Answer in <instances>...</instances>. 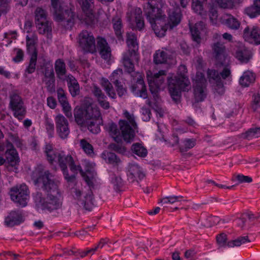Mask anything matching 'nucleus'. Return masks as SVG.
Here are the masks:
<instances>
[{
    "mask_svg": "<svg viewBox=\"0 0 260 260\" xmlns=\"http://www.w3.org/2000/svg\"><path fill=\"white\" fill-rule=\"evenodd\" d=\"M31 178L34 184L40 186L47 196L46 200L41 192H36L35 201L37 205L49 211L59 209L61 206V202L59 199L60 196L58 188L59 181L55 179L50 171L45 170L42 165H39L36 168L32 173Z\"/></svg>",
    "mask_w": 260,
    "mask_h": 260,
    "instance_id": "f257e3e1",
    "label": "nucleus"
},
{
    "mask_svg": "<svg viewBox=\"0 0 260 260\" xmlns=\"http://www.w3.org/2000/svg\"><path fill=\"white\" fill-rule=\"evenodd\" d=\"M166 9V3L164 0H148L144 7L147 19L151 24L155 35L159 37L164 36L167 30L164 13Z\"/></svg>",
    "mask_w": 260,
    "mask_h": 260,
    "instance_id": "f03ea898",
    "label": "nucleus"
},
{
    "mask_svg": "<svg viewBox=\"0 0 260 260\" xmlns=\"http://www.w3.org/2000/svg\"><path fill=\"white\" fill-rule=\"evenodd\" d=\"M124 115L127 120H120L119 126L120 130L114 123L108 124V132L116 142L122 141V138L127 142L133 140L135 133L134 129L137 127L133 114H131L127 111L124 112Z\"/></svg>",
    "mask_w": 260,
    "mask_h": 260,
    "instance_id": "7ed1b4c3",
    "label": "nucleus"
},
{
    "mask_svg": "<svg viewBox=\"0 0 260 260\" xmlns=\"http://www.w3.org/2000/svg\"><path fill=\"white\" fill-rule=\"evenodd\" d=\"M187 73L186 67L181 64L178 67L177 75L168 79L170 95L176 103L179 101L182 91H188L191 89L190 82Z\"/></svg>",
    "mask_w": 260,
    "mask_h": 260,
    "instance_id": "20e7f679",
    "label": "nucleus"
},
{
    "mask_svg": "<svg viewBox=\"0 0 260 260\" xmlns=\"http://www.w3.org/2000/svg\"><path fill=\"white\" fill-rule=\"evenodd\" d=\"M57 162L63 172L65 179L68 183H73L75 181L78 171H79L83 176L84 172L81 166L75 164L71 155L61 154Z\"/></svg>",
    "mask_w": 260,
    "mask_h": 260,
    "instance_id": "39448f33",
    "label": "nucleus"
},
{
    "mask_svg": "<svg viewBox=\"0 0 260 260\" xmlns=\"http://www.w3.org/2000/svg\"><path fill=\"white\" fill-rule=\"evenodd\" d=\"M54 19L66 29L71 28L75 22V14L71 10L63 11L59 0H51Z\"/></svg>",
    "mask_w": 260,
    "mask_h": 260,
    "instance_id": "423d86ee",
    "label": "nucleus"
},
{
    "mask_svg": "<svg viewBox=\"0 0 260 260\" xmlns=\"http://www.w3.org/2000/svg\"><path fill=\"white\" fill-rule=\"evenodd\" d=\"M86 106L84 108L76 109L74 116L78 125H85L91 118L100 117V112L98 108H93L91 103L85 101Z\"/></svg>",
    "mask_w": 260,
    "mask_h": 260,
    "instance_id": "0eeeda50",
    "label": "nucleus"
},
{
    "mask_svg": "<svg viewBox=\"0 0 260 260\" xmlns=\"http://www.w3.org/2000/svg\"><path fill=\"white\" fill-rule=\"evenodd\" d=\"M10 196L12 200L18 206L25 207L29 198L28 187L25 184L14 186L10 189Z\"/></svg>",
    "mask_w": 260,
    "mask_h": 260,
    "instance_id": "6e6552de",
    "label": "nucleus"
},
{
    "mask_svg": "<svg viewBox=\"0 0 260 260\" xmlns=\"http://www.w3.org/2000/svg\"><path fill=\"white\" fill-rule=\"evenodd\" d=\"M206 83L203 73L197 72L193 83V95L196 102H202L205 99L207 95Z\"/></svg>",
    "mask_w": 260,
    "mask_h": 260,
    "instance_id": "1a4fd4ad",
    "label": "nucleus"
},
{
    "mask_svg": "<svg viewBox=\"0 0 260 260\" xmlns=\"http://www.w3.org/2000/svg\"><path fill=\"white\" fill-rule=\"evenodd\" d=\"M74 198L77 201L80 206L88 211H91L93 207V194L91 189L86 192H83L79 189L74 188L72 190Z\"/></svg>",
    "mask_w": 260,
    "mask_h": 260,
    "instance_id": "9d476101",
    "label": "nucleus"
},
{
    "mask_svg": "<svg viewBox=\"0 0 260 260\" xmlns=\"http://www.w3.org/2000/svg\"><path fill=\"white\" fill-rule=\"evenodd\" d=\"M35 22L39 32L44 34L51 32L52 30L51 23L47 20L46 11L41 7H37L35 11Z\"/></svg>",
    "mask_w": 260,
    "mask_h": 260,
    "instance_id": "9b49d317",
    "label": "nucleus"
},
{
    "mask_svg": "<svg viewBox=\"0 0 260 260\" xmlns=\"http://www.w3.org/2000/svg\"><path fill=\"white\" fill-rule=\"evenodd\" d=\"M211 48L216 66H226L229 63L226 47L223 43L217 42L212 45Z\"/></svg>",
    "mask_w": 260,
    "mask_h": 260,
    "instance_id": "f8f14e48",
    "label": "nucleus"
},
{
    "mask_svg": "<svg viewBox=\"0 0 260 260\" xmlns=\"http://www.w3.org/2000/svg\"><path fill=\"white\" fill-rule=\"evenodd\" d=\"M78 42L81 48L85 52L93 53L95 51V39L87 30H83L79 34Z\"/></svg>",
    "mask_w": 260,
    "mask_h": 260,
    "instance_id": "ddd939ff",
    "label": "nucleus"
},
{
    "mask_svg": "<svg viewBox=\"0 0 260 260\" xmlns=\"http://www.w3.org/2000/svg\"><path fill=\"white\" fill-rule=\"evenodd\" d=\"M10 105L16 118L19 120H22L24 118L26 113V107L21 98L18 94L13 93L11 95Z\"/></svg>",
    "mask_w": 260,
    "mask_h": 260,
    "instance_id": "4468645a",
    "label": "nucleus"
},
{
    "mask_svg": "<svg viewBox=\"0 0 260 260\" xmlns=\"http://www.w3.org/2000/svg\"><path fill=\"white\" fill-rule=\"evenodd\" d=\"M145 177L142 168L137 164H129L127 172V180L135 185H139V182Z\"/></svg>",
    "mask_w": 260,
    "mask_h": 260,
    "instance_id": "2eb2a0df",
    "label": "nucleus"
},
{
    "mask_svg": "<svg viewBox=\"0 0 260 260\" xmlns=\"http://www.w3.org/2000/svg\"><path fill=\"white\" fill-rule=\"evenodd\" d=\"M81 8L85 13L84 20L86 23L89 25L94 21V16L93 13L94 0H77Z\"/></svg>",
    "mask_w": 260,
    "mask_h": 260,
    "instance_id": "dca6fc26",
    "label": "nucleus"
},
{
    "mask_svg": "<svg viewBox=\"0 0 260 260\" xmlns=\"http://www.w3.org/2000/svg\"><path fill=\"white\" fill-rule=\"evenodd\" d=\"M56 128L59 137L64 139L70 134L68 120L62 115H58L55 117Z\"/></svg>",
    "mask_w": 260,
    "mask_h": 260,
    "instance_id": "f3484780",
    "label": "nucleus"
},
{
    "mask_svg": "<svg viewBox=\"0 0 260 260\" xmlns=\"http://www.w3.org/2000/svg\"><path fill=\"white\" fill-rule=\"evenodd\" d=\"M243 37L249 42H254L256 44H260V29L257 26H246L243 30Z\"/></svg>",
    "mask_w": 260,
    "mask_h": 260,
    "instance_id": "a211bd4d",
    "label": "nucleus"
},
{
    "mask_svg": "<svg viewBox=\"0 0 260 260\" xmlns=\"http://www.w3.org/2000/svg\"><path fill=\"white\" fill-rule=\"evenodd\" d=\"M57 94L58 101L62 107L66 116L68 118H72L71 107L67 101L64 91L62 88H58L57 90Z\"/></svg>",
    "mask_w": 260,
    "mask_h": 260,
    "instance_id": "6ab92c4d",
    "label": "nucleus"
},
{
    "mask_svg": "<svg viewBox=\"0 0 260 260\" xmlns=\"http://www.w3.org/2000/svg\"><path fill=\"white\" fill-rule=\"evenodd\" d=\"M24 221L23 216L19 211H12L6 217L5 223L8 226L18 225Z\"/></svg>",
    "mask_w": 260,
    "mask_h": 260,
    "instance_id": "aec40b11",
    "label": "nucleus"
},
{
    "mask_svg": "<svg viewBox=\"0 0 260 260\" xmlns=\"http://www.w3.org/2000/svg\"><path fill=\"white\" fill-rule=\"evenodd\" d=\"M138 55H133L129 53H124L122 58V63L124 66L125 71L128 74H131L135 71L134 64L133 59L138 61L139 58Z\"/></svg>",
    "mask_w": 260,
    "mask_h": 260,
    "instance_id": "412c9836",
    "label": "nucleus"
},
{
    "mask_svg": "<svg viewBox=\"0 0 260 260\" xmlns=\"http://www.w3.org/2000/svg\"><path fill=\"white\" fill-rule=\"evenodd\" d=\"M97 47L99 49L101 57L105 60L110 59L111 55V51L106 40L101 37L97 38Z\"/></svg>",
    "mask_w": 260,
    "mask_h": 260,
    "instance_id": "4be33fe9",
    "label": "nucleus"
},
{
    "mask_svg": "<svg viewBox=\"0 0 260 260\" xmlns=\"http://www.w3.org/2000/svg\"><path fill=\"white\" fill-rule=\"evenodd\" d=\"M181 13L180 9L177 7L174 8L170 13L169 15V21L166 25L167 29L169 27L172 29L174 27L177 26L181 21Z\"/></svg>",
    "mask_w": 260,
    "mask_h": 260,
    "instance_id": "5701e85b",
    "label": "nucleus"
},
{
    "mask_svg": "<svg viewBox=\"0 0 260 260\" xmlns=\"http://www.w3.org/2000/svg\"><path fill=\"white\" fill-rule=\"evenodd\" d=\"M126 44L128 50L125 53H129L133 55H138V43L136 36L133 32H127L126 34Z\"/></svg>",
    "mask_w": 260,
    "mask_h": 260,
    "instance_id": "b1692460",
    "label": "nucleus"
},
{
    "mask_svg": "<svg viewBox=\"0 0 260 260\" xmlns=\"http://www.w3.org/2000/svg\"><path fill=\"white\" fill-rule=\"evenodd\" d=\"M65 81L67 82V85L70 93L72 96H75L80 93V86L75 78L71 74L66 77Z\"/></svg>",
    "mask_w": 260,
    "mask_h": 260,
    "instance_id": "393cba45",
    "label": "nucleus"
},
{
    "mask_svg": "<svg viewBox=\"0 0 260 260\" xmlns=\"http://www.w3.org/2000/svg\"><path fill=\"white\" fill-rule=\"evenodd\" d=\"M157 50L154 55V62L156 64L166 63L168 58L171 56L172 51L167 48Z\"/></svg>",
    "mask_w": 260,
    "mask_h": 260,
    "instance_id": "a878e982",
    "label": "nucleus"
},
{
    "mask_svg": "<svg viewBox=\"0 0 260 260\" xmlns=\"http://www.w3.org/2000/svg\"><path fill=\"white\" fill-rule=\"evenodd\" d=\"M54 69L57 78L65 81L67 70L64 61L61 59H57L55 62Z\"/></svg>",
    "mask_w": 260,
    "mask_h": 260,
    "instance_id": "bb28decb",
    "label": "nucleus"
},
{
    "mask_svg": "<svg viewBox=\"0 0 260 260\" xmlns=\"http://www.w3.org/2000/svg\"><path fill=\"white\" fill-rule=\"evenodd\" d=\"M207 75L209 82L216 83V87L220 90L219 92L223 93V85L221 82L220 76L218 72L214 69H208Z\"/></svg>",
    "mask_w": 260,
    "mask_h": 260,
    "instance_id": "cd10ccee",
    "label": "nucleus"
},
{
    "mask_svg": "<svg viewBox=\"0 0 260 260\" xmlns=\"http://www.w3.org/2000/svg\"><path fill=\"white\" fill-rule=\"evenodd\" d=\"M205 28V24L202 21H200L195 24L193 27H190V31L192 39L194 41L198 44L200 43L201 38L200 35L202 31H204Z\"/></svg>",
    "mask_w": 260,
    "mask_h": 260,
    "instance_id": "c85d7f7f",
    "label": "nucleus"
},
{
    "mask_svg": "<svg viewBox=\"0 0 260 260\" xmlns=\"http://www.w3.org/2000/svg\"><path fill=\"white\" fill-rule=\"evenodd\" d=\"M132 91L143 99L147 98V93L144 81L142 79H138L137 83L132 86Z\"/></svg>",
    "mask_w": 260,
    "mask_h": 260,
    "instance_id": "c756f323",
    "label": "nucleus"
},
{
    "mask_svg": "<svg viewBox=\"0 0 260 260\" xmlns=\"http://www.w3.org/2000/svg\"><path fill=\"white\" fill-rule=\"evenodd\" d=\"M251 56V52L244 47L238 48L236 50L235 57L242 63H247Z\"/></svg>",
    "mask_w": 260,
    "mask_h": 260,
    "instance_id": "7c9ffc66",
    "label": "nucleus"
},
{
    "mask_svg": "<svg viewBox=\"0 0 260 260\" xmlns=\"http://www.w3.org/2000/svg\"><path fill=\"white\" fill-rule=\"evenodd\" d=\"M26 47L28 53L30 55H38L37 50V44L38 43V37L36 35L32 34L31 36H27Z\"/></svg>",
    "mask_w": 260,
    "mask_h": 260,
    "instance_id": "2f4dec72",
    "label": "nucleus"
},
{
    "mask_svg": "<svg viewBox=\"0 0 260 260\" xmlns=\"http://www.w3.org/2000/svg\"><path fill=\"white\" fill-rule=\"evenodd\" d=\"M207 0H192L191 7L195 13L202 18H206L207 13L204 8V4Z\"/></svg>",
    "mask_w": 260,
    "mask_h": 260,
    "instance_id": "473e14b6",
    "label": "nucleus"
},
{
    "mask_svg": "<svg viewBox=\"0 0 260 260\" xmlns=\"http://www.w3.org/2000/svg\"><path fill=\"white\" fill-rule=\"evenodd\" d=\"M102 123L101 116L91 118L84 126L93 134H98L100 131V124Z\"/></svg>",
    "mask_w": 260,
    "mask_h": 260,
    "instance_id": "72a5a7b5",
    "label": "nucleus"
},
{
    "mask_svg": "<svg viewBox=\"0 0 260 260\" xmlns=\"http://www.w3.org/2000/svg\"><path fill=\"white\" fill-rule=\"evenodd\" d=\"M45 153L47 156L48 161L50 164H53L54 161H58L61 153L57 150H54L52 146L50 144H47L45 147Z\"/></svg>",
    "mask_w": 260,
    "mask_h": 260,
    "instance_id": "f704fd0d",
    "label": "nucleus"
},
{
    "mask_svg": "<svg viewBox=\"0 0 260 260\" xmlns=\"http://www.w3.org/2000/svg\"><path fill=\"white\" fill-rule=\"evenodd\" d=\"M244 11L250 18L260 15V0H254L253 5L246 8Z\"/></svg>",
    "mask_w": 260,
    "mask_h": 260,
    "instance_id": "c9c22d12",
    "label": "nucleus"
},
{
    "mask_svg": "<svg viewBox=\"0 0 260 260\" xmlns=\"http://www.w3.org/2000/svg\"><path fill=\"white\" fill-rule=\"evenodd\" d=\"M255 79V76L254 73L251 71H247L240 77L239 82L243 86L247 87L250 84L254 82Z\"/></svg>",
    "mask_w": 260,
    "mask_h": 260,
    "instance_id": "e433bc0d",
    "label": "nucleus"
},
{
    "mask_svg": "<svg viewBox=\"0 0 260 260\" xmlns=\"http://www.w3.org/2000/svg\"><path fill=\"white\" fill-rule=\"evenodd\" d=\"M42 81L45 84L47 91L53 93L55 91V78L54 75L44 76Z\"/></svg>",
    "mask_w": 260,
    "mask_h": 260,
    "instance_id": "4c0bfd02",
    "label": "nucleus"
},
{
    "mask_svg": "<svg viewBox=\"0 0 260 260\" xmlns=\"http://www.w3.org/2000/svg\"><path fill=\"white\" fill-rule=\"evenodd\" d=\"M131 150L133 153L141 157H145L148 153L147 149L139 143L133 144Z\"/></svg>",
    "mask_w": 260,
    "mask_h": 260,
    "instance_id": "58836bf2",
    "label": "nucleus"
},
{
    "mask_svg": "<svg viewBox=\"0 0 260 260\" xmlns=\"http://www.w3.org/2000/svg\"><path fill=\"white\" fill-rule=\"evenodd\" d=\"M7 159L12 167L15 166L19 162V157L16 150L9 149L6 152Z\"/></svg>",
    "mask_w": 260,
    "mask_h": 260,
    "instance_id": "ea45409f",
    "label": "nucleus"
},
{
    "mask_svg": "<svg viewBox=\"0 0 260 260\" xmlns=\"http://www.w3.org/2000/svg\"><path fill=\"white\" fill-rule=\"evenodd\" d=\"M250 242L251 241L248 239V237L247 236H241L237 238L235 240L229 241L226 245L229 247L233 248L235 246H240L241 245H243L246 243H250Z\"/></svg>",
    "mask_w": 260,
    "mask_h": 260,
    "instance_id": "a19ab883",
    "label": "nucleus"
},
{
    "mask_svg": "<svg viewBox=\"0 0 260 260\" xmlns=\"http://www.w3.org/2000/svg\"><path fill=\"white\" fill-rule=\"evenodd\" d=\"M196 144L195 139H187L181 142L179 146L180 151L181 153L187 152L189 149L193 148Z\"/></svg>",
    "mask_w": 260,
    "mask_h": 260,
    "instance_id": "79ce46f5",
    "label": "nucleus"
},
{
    "mask_svg": "<svg viewBox=\"0 0 260 260\" xmlns=\"http://www.w3.org/2000/svg\"><path fill=\"white\" fill-rule=\"evenodd\" d=\"M101 84L109 97L112 99L116 98V93L114 91V89L112 84L108 80L105 78H103Z\"/></svg>",
    "mask_w": 260,
    "mask_h": 260,
    "instance_id": "37998d69",
    "label": "nucleus"
},
{
    "mask_svg": "<svg viewBox=\"0 0 260 260\" xmlns=\"http://www.w3.org/2000/svg\"><path fill=\"white\" fill-rule=\"evenodd\" d=\"M102 157L106 161L113 165H117L120 162V159L113 152L104 151L102 154Z\"/></svg>",
    "mask_w": 260,
    "mask_h": 260,
    "instance_id": "c03bdc74",
    "label": "nucleus"
},
{
    "mask_svg": "<svg viewBox=\"0 0 260 260\" xmlns=\"http://www.w3.org/2000/svg\"><path fill=\"white\" fill-rule=\"evenodd\" d=\"M142 13L141 9L139 8H136L134 11V17H135L136 26L139 30H141L144 26V22Z\"/></svg>",
    "mask_w": 260,
    "mask_h": 260,
    "instance_id": "a18cd8bd",
    "label": "nucleus"
},
{
    "mask_svg": "<svg viewBox=\"0 0 260 260\" xmlns=\"http://www.w3.org/2000/svg\"><path fill=\"white\" fill-rule=\"evenodd\" d=\"M112 22L113 25V28L114 29L116 35L118 38L120 37L123 32V30L122 29V24L121 18L116 16L113 18Z\"/></svg>",
    "mask_w": 260,
    "mask_h": 260,
    "instance_id": "49530a36",
    "label": "nucleus"
},
{
    "mask_svg": "<svg viewBox=\"0 0 260 260\" xmlns=\"http://www.w3.org/2000/svg\"><path fill=\"white\" fill-rule=\"evenodd\" d=\"M80 146L87 155L92 156L94 155L93 146L84 139L80 141Z\"/></svg>",
    "mask_w": 260,
    "mask_h": 260,
    "instance_id": "de8ad7c7",
    "label": "nucleus"
},
{
    "mask_svg": "<svg viewBox=\"0 0 260 260\" xmlns=\"http://www.w3.org/2000/svg\"><path fill=\"white\" fill-rule=\"evenodd\" d=\"M225 24L231 29L237 30L240 27V22L233 16H230L225 20Z\"/></svg>",
    "mask_w": 260,
    "mask_h": 260,
    "instance_id": "09e8293b",
    "label": "nucleus"
},
{
    "mask_svg": "<svg viewBox=\"0 0 260 260\" xmlns=\"http://www.w3.org/2000/svg\"><path fill=\"white\" fill-rule=\"evenodd\" d=\"M148 81L149 86V90L153 95V98L155 100H156L158 98V91L159 90L160 85L149 78L148 79Z\"/></svg>",
    "mask_w": 260,
    "mask_h": 260,
    "instance_id": "8fccbe9b",
    "label": "nucleus"
},
{
    "mask_svg": "<svg viewBox=\"0 0 260 260\" xmlns=\"http://www.w3.org/2000/svg\"><path fill=\"white\" fill-rule=\"evenodd\" d=\"M166 75V72L164 70H160L158 73L154 74L151 77L149 78L160 86L164 82Z\"/></svg>",
    "mask_w": 260,
    "mask_h": 260,
    "instance_id": "3c124183",
    "label": "nucleus"
},
{
    "mask_svg": "<svg viewBox=\"0 0 260 260\" xmlns=\"http://www.w3.org/2000/svg\"><path fill=\"white\" fill-rule=\"evenodd\" d=\"M260 136V127L251 128L245 133L242 134L244 139H249L252 137H258Z\"/></svg>",
    "mask_w": 260,
    "mask_h": 260,
    "instance_id": "603ef678",
    "label": "nucleus"
},
{
    "mask_svg": "<svg viewBox=\"0 0 260 260\" xmlns=\"http://www.w3.org/2000/svg\"><path fill=\"white\" fill-rule=\"evenodd\" d=\"M122 74L123 71L121 69L118 68L115 70L110 77L111 81L112 82L114 85L120 84V82L119 81V79L121 78Z\"/></svg>",
    "mask_w": 260,
    "mask_h": 260,
    "instance_id": "864d4df0",
    "label": "nucleus"
},
{
    "mask_svg": "<svg viewBox=\"0 0 260 260\" xmlns=\"http://www.w3.org/2000/svg\"><path fill=\"white\" fill-rule=\"evenodd\" d=\"M121 142H117L116 143H111L108 147L110 149L114 151L117 153L123 154L125 152L126 148L121 143Z\"/></svg>",
    "mask_w": 260,
    "mask_h": 260,
    "instance_id": "5fc2aeb1",
    "label": "nucleus"
},
{
    "mask_svg": "<svg viewBox=\"0 0 260 260\" xmlns=\"http://www.w3.org/2000/svg\"><path fill=\"white\" fill-rule=\"evenodd\" d=\"M37 55L36 54L31 55L29 66L26 70V72L28 74H31L35 71Z\"/></svg>",
    "mask_w": 260,
    "mask_h": 260,
    "instance_id": "6e6d98bb",
    "label": "nucleus"
},
{
    "mask_svg": "<svg viewBox=\"0 0 260 260\" xmlns=\"http://www.w3.org/2000/svg\"><path fill=\"white\" fill-rule=\"evenodd\" d=\"M253 111L260 114V95L257 94L253 96V103L251 106Z\"/></svg>",
    "mask_w": 260,
    "mask_h": 260,
    "instance_id": "4d7b16f0",
    "label": "nucleus"
},
{
    "mask_svg": "<svg viewBox=\"0 0 260 260\" xmlns=\"http://www.w3.org/2000/svg\"><path fill=\"white\" fill-rule=\"evenodd\" d=\"M216 3L220 7L226 9L231 8L233 6V0H212Z\"/></svg>",
    "mask_w": 260,
    "mask_h": 260,
    "instance_id": "13d9d810",
    "label": "nucleus"
},
{
    "mask_svg": "<svg viewBox=\"0 0 260 260\" xmlns=\"http://www.w3.org/2000/svg\"><path fill=\"white\" fill-rule=\"evenodd\" d=\"M234 177L238 181L239 183H250L252 181L251 177L242 174L235 175Z\"/></svg>",
    "mask_w": 260,
    "mask_h": 260,
    "instance_id": "bf43d9fd",
    "label": "nucleus"
},
{
    "mask_svg": "<svg viewBox=\"0 0 260 260\" xmlns=\"http://www.w3.org/2000/svg\"><path fill=\"white\" fill-rule=\"evenodd\" d=\"M92 92L97 100L102 99L103 98H106V96L103 92L101 88L96 85L93 86Z\"/></svg>",
    "mask_w": 260,
    "mask_h": 260,
    "instance_id": "052dcab7",
    "label": "nucleus"
},
{
    "mask_svg": "<svg viewBox=\"0 0 260 260\" xmlns=\"http://www.w3.org/2000/svg\"><path fill=\"white\" fill-rule=\"evenodd\" d=\"M92 92L97 100L102 99L103 98H106V96L103 92L101 88L96 85L93 86Z\"/></svg>",
    "mask_w": 260,
    "mask_h": 260,
    "instance_id": "680f3d73",
    "label": "nucleus"
},
{
    "mask_svg": "<svg viewBox=\"0 0 260 260\" xmlns=\"http://www.w3.org/2000/svg\"><path fill=\"white\" fill-rule=\"evenodd\" d=\"M216 241L220 247L225 246L227 241V236L224 233H221L216 236Z\"/></svg>",
    "mask_w": 260,
    "mask_h": 260,
    "instance_id": "e2e57ef3",
    "label": "nucleus"
},
{
    "mask_svg": "<svg viewBox=\"0 0 260 260\" xmlns=\"http://www.w3.org/2000/svg\"><path fill=\"white\" fill-rule=\"evenodd\" d=\"M112 182L116 191L119 190L123 185L122 179L120 177H114L112 179Z\"/></svg>",
    "mask_w": 260,
    "mask_h": 260,
    "instance_id": "0e129e2a",
    "label": "nucleus"
},
{
    "mask_svg": "<svg viewBox=\"0 0 260 260\" xmlns=\"http://www.w3.org/2000/svg\"><path fill=\"white\" fill-rule=\"evenodd\" d=\"M45 125L48 133L52 137L54 129V124L47 117L45 119Z\"/></svg>",
    "mask_w": 260,
    "mask_h": 260,
    "instance_id": "69168bd1",
    "label": "nucleus"
},
{
    "mask_svg": "<svg viewBox=\"0 0 260 260\" xmlns=\"http://www.w3.org/2000/svg\"><path fill=\"white\" fill-rule=\"evenodd\" d=\"M43 73L44 76L54 75L52 65L47 63L44 66Z\"/></svg>",
    "mask_w": 260,
    "mask_h": 260,
    "instance_id": "338daca9",
    "label": "nucleus"
},
{
    "mask_svg": "<svg viewBox=\"0 0 260 260\" xmlns=\"http://www.w3.org/2000/svg\"><path fill=\"white\" fill-rule=\"evenodd\" d=\"M194 60L196 61V67L198 70L202 69L205 66V63L202 57L197 56L194 58Z\"/></svg>",
    "mask_w": 260,
    "mask_h": 260,
    "instance_id": "774afa93",
    "label": "nucleus"
}]
</instances>
